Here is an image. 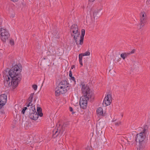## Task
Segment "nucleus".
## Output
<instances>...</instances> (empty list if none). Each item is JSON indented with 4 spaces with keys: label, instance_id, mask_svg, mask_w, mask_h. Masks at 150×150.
Returning a JSON list of instances; mask_svg holds the SVG:
<instances>
[{
    "label": "nucleus",
    "instance_id": "1",
    "mask_svg": "<svg viewBox=\"0 0 150 150\" xmlns=\"http://www.w3.org/2000/svg\"><path fill=\"white\" fill-rule=\"evenodd\" d=\"M81 85L83 95L80 98L79 103L81 108L85 109L87 108L88 101L89 99H93L94 96L93 92L90 91L89 86L83 82L81 83Z\"/></svg>",
    "mask_w": 150,
    "mask_h": 150
},
{
    "label": "nucleus",
    "instance_id": "2",
    "mask_svg": "<svg viewBox=\"0 0 150 150\" xmlns=\"http://www.w3.org/2000/svg\"><path fill=\"white\" fill-rule=\"evenodd\" d=\"M22 70V67L19 65H16L13 67L8 72V75L13 80V85L17 86L21 79V72Z\"/></svg>",
    "mask_w": 150,
    "mask_h": 150
},
{
    "label": "nucleus",
    "instance_id": "3",
    "mask_svg": "<svg viewBox=\"0 0 150 150\" xmlns=\"http://www.w3.org/2000/svg\"><path fill=\"white\" fill-rule=\"evenodd\" d=\"M71 35L73 37L77 45H82L83 42V38L85 34V30L82 29L81 31V35L78 31V28L76 25L73 24L70 29Z\"/></svg>",
    "mask_w": 150,
    "mask_h": 150
},
{
    "label": "nucleus",
    "instance_id": "4",
    "mask_svg": "<svg viewBox=\"0 0 150 150\" xmlns=\"http://www.w3.org/2000/svg\"><path fill=\"white\" fill-rule=\"evenodd\" d=\"M146 129L145 128L142 132L137 134L136 137L135 141L137 142H139V147L138 150H145L146 143L144 140L146 137Z\"/></svg>",
    "mask_w": 150,
    "mask_h": 150
},
{
    "label": "nucleus",
    "instance_id": "5",
    "mask_svg": "<svg viewBox=\"0 0 150 150\" xmlns=\"http://www.w3.org/2000/svg\"><path fill=\"white\" fill-rule=\"evenodd\" d=\"M69 83L66 80L62 81L56 88V95L59 96L60 94H64L69 89Z\"/></svg>",
    "mask_w": 150,
    "mask_h": 150
},
{
    "label": "nucleus",
    "instance_id": "6",
    "mask_svg": "<svg viewBox=\"0 0 150 150\" xmlns=\"http://www.w3.org/2000/svg\"><path fill=\"white\" fill-rule=\"evenodd\" d=\"M66 125H61L59 123H58L57 125V127L56 130L55 131H53V136H54V137H57L59 134H62L65 130V128Z\"/></svg>",
    "mask_w": 150,
    "mask_h": 150
},
{
    "label": "nucleus",
    "instance_id": "7",
    "mask_svg": "<svg viewBox=\"0 0 150 150\" xmlns=\"http://www.w3.org/2000/svg\"><path fill=\"white\" fill-rule=\"evenodd\" d=\"M147 21L146 14L144 11L141 12L140 14V26L139 29H141Z\"/></svg>",
    "mask_w": 150,
    "mask_h": 150
},
{
    "label": "nucleus",
    "instance_id": "8",
    "mask_svg": "<svg viewBox=\"0 0 150 150\" xmlns=\"http://www.w3.org/2000/svg\"><path fill=\"white\" fill-rule=\"evenodd\" d=\"M4 77V84L6 87H8L11 85H12L13 88H16L17 86H14L13 85V80L11 79V77L8 74L7 75H6Z\"/></svg>",
    "mask_w": 150,
    "mask_h": 150
},
{
    "label": "nucleus",
    "instance_id": "9",
    "mask_svg": "<svg viewBox=\"0 0 150 150\" xmlns=\"http://www.w3.org/2000/svg\"><path fill=\"white\" fill-rule=\"evenodd\" d=\"M1 38L3 42H6L9 37L10 35L7 30L1 28L0 29Z\"/></svg>",
    "mask_w": 150,
    "mask_h": 150
},
{
    "label": "nucleus",
    "instance_id": "10",
    "mask_svg": "<svg viewBox=\"0 0 150 150\" xmlns=\"http://www.w3.org/2000/svg\"><path fill=\"white\" fill-rule=\"evenodd\" d=\"M31 108H32V110L30 111L29 117L31 119L36 120L38 117V115L35 111V108L32 106Z\"/></svg>",
    "mask_w": 150,
    "mask_h": 150
},
{
    "label": "nucleus",
    "instance_id": "11",
    "mask_svg": "<svg viewBox=\"0 0 150 150\" xmlns=\"http://www.w3.org/2000/svg\"><path fill=\"white\" fill-rule=\"evenodd\" d=\"M7 100V96L5 94H2L0 95V108L6 103Z\"/></svg>",
    "mask_w": 150,
    "mask_h": 150
},
{
    "label": "nucleus",
    "instance_id": "12",
    "mask_svg": "<svg viewBox=\"0 0 150 150\" xmlns=\"http://www.w3.org/2000/svg\"><path fill=\"white\" fill-rule=\"evenodd\" d=\"M111 98V95L110 94L107 95L104 98L103 101V103H104L106 106L110 105L112 101Z\"/></svg>",
    "mask_w": 150,
    "mask_h": 150
},
{
    "label": "nucleus",
    "instance_id": "13",
    "mask_svg": "<svg viewBox=\"0 0 150 150\" xmlns=\"http://www.w3.org/2000/svg\"><path fill=\"white\" fill-rule=\"evenodd\" d=\"M90 52L88 51H87L83 54H81L79 55V59L80 64L81 66L83 65L82 64V57L83 56H88L90 55Z\"/></svg>",
    "mask_w": 150,
    "mask_h": 150
},
{
    "label": "nucleus",
    "instance_id": "14",
    "mask_svg": "<svg viewBox=\"0 0 150 150\" xmlns=\"http://www.w3.org/2000/svg\"><path fill=\"white\" fill-rule=\"evenodd\" d=\"M100 11V10L99 9L96 10L93 12V16L95 19H97L100 16L99 14Z\"/></svg>",
    "mask_w": 150,
    "mask_h": 150
},
{
    "label": "nucleus",
    "instance_id": "15",
    "mask_svg": "<svg viewBox=\"0 0 150 150\" xmlns=\"http://www.w3.org/2000/svg\"><path fill=\"white\" fill-rule=\"evenodd\" d=\"M97 115L99 116H104L103 113V110L102 108L99 107L97 110Z\"/></svg>",
    "mask_w": 150,
    "mask_h": 150
},
{
    "label": "nucleus",
    "instance_id": "16",
    "mask_svg": "<svg viewBox=\"0 0 150 150\" xmlns=\"http://www.w3.org/2000/svg\"><path fill=\"white\" fill-rule=\"evenodd\" d=\"M37 111L38 115L41 117H42L43 116V113L42 112L41 108L40 107H38L37 108Z\"/></svg>",
    "mask_w": 150,
    "mask_h": 150
},
{
    "label": "nucleus",
    "instance_id": "17",
    "mask_svg": "<svg viewBox=\"0 0 150 150\" xmlns=\"http://www.w3.org/2000/svg\"><path fill=\"white\" fill-rule=\"evenodd\" d=\"M129 55V54L128 52H125L122 53L120 55V57L123 59H125L126 57Z\"/></svg>",
    "mask_w": 150,
    "mask_h": 150
},
{
    "label": "nucleus",
    "instance_id": "18",
    "mask_svg": "<svg viewBox=\"0 0 150 150\" xmlns=\"http://www.w3.org/2000/svg\"><path fill=\"white\" fill-rule=\"evenodd\" d=\"M34 93H31L30 94V95L27 100L28 101H30V102L32 101L33 99V96H34Z\"/></svg>",
    "mask_w": 150,
    "mask_h": 150
},
{
    "label": "nucleus",
    "instance_id": "19",
    "mask_svg": "<svg viewBox=\"0 0 150 150\" xmlns=\"http://www.w3.org/2000/svg\"><path fill=\"white\" fill-rule=\"evenodd\" d=\"M32 102L27 101V103L26 105V106L27 107H29L30 106H31L32 105V103H31Z\"/></svg>",
    "mask_w": 150,
    "mask_h": 150
},
{
    "label": "nucleus",
    "instance_id": "20",
    "mask_svg": "<svg viewBox=\"0 0 150 150\" xmlns=\"http://www.w3.org/2000/svg\"><path fill=\"white\" fill-rule=\"evenodd\" d=\"M135 51V50L134 49H133L132 50L131 52H129L128 53L129 54V55L133 54L134 53Z\"/></svg>",
    "mask_w": 150,
    "mask_h": 150
},
{
    "label": "nucleus",
    "instance_id": "21",
    "mask_svg": "<svg viewBox=\"0 0 150 150\" xmlns=\"http://www.w3.org/2000/svg\"><path fill=\"white\" fill-rule=\"evenodd\" d=\"M27 109V108L26 107H24L22 111V113L23 114H24L26 110Z\"/></svg>",
    "mask_w": 150,
    "mask_h": 150
},
{
    "label": "nucleus",
    "instance_id": "22",
    "mask_svg": "<svg viewBox=\"0 0 150 150\" xmlns=\"http://www.w3.org/2000/svg\"><path fill=\"white\" fill-rule=\"evenodd\" d=\"M32 87L35 90H36L37 88V86L35 84L33 85L32 86Z\"/></svg>",
    "mask_w": 150,
    "mask_h": 150
},
{
    "label": "nucleus",
    "instance_id": "23",
    "mask_svg": "<svg viewBox=\"0 0 150 150\" xmlns=\"http://www.w3.org/2000/svg\"><path fill=\"white\" fill-rule=\"evenodd\" d=\"M121 122L120 121H117L115 123V125L118 126L120 125Z\"/></svg>",
    "mask_w": 150,
    "mask_h": 150
},
{
    "label": "nucleus",
    "instance_id": "24",
    "mask_svg": "<svg viewBox=\"0 0 150 150\" xmlns=\"http://www.w3.org/2000/svg\"><path fill=\"white\" fill-rule=\"evenodd\" d=\"M9 43L11 45H13L14 44L13 40L12 39L11 40L9 41Z\"/></svg>",
    "mask_w": 150,
    "mask_h": 150
},
{
    "label": "nucleus",
    "instance_id": "25",
    "mask_svg": "<svg viewBox=\"0 0 150 150\" xmlns=\"http://www.w3.org/2000/svg\"><path fill=\"white\" fill-rule=\"evenodd\" d=\"M71 80L74 81V83H75L76 81L75 80V79L74 77H71Z\"/></svg>",
    "mask_w": 150,
    "mask_h": 150
},
{
    "label": "nucleus",
    "instance_id": "26",
    "mask_svg": "<svg viewBox=\"0 0 150 150\" xmlns=\"http://www.w3.org/2000/svg\"><path fill=\"white\" fill-rule=\"evenodd\" d=\"M69 109L70 111L71 112H72V114H73V113H74V112H73V109L72 108H71V107H70L69 108Z\"/></svg>",
    "mask_w": 150,
    "mask_h": 150
},
{
    "label": "nucleus",
    "instance_id": "27",
    "mask_svg": "<svg viewBox=\"0 0 150 150\" xmlns=\"http://www.w3.org/2000/svg\"><path fill=\"white\" fill-rule=\"evenodd\" d=\"M69 76L71 77H72V73L70 71H69Z\"/></svg>",
    "mask_w": 150,
    "mask_h": 150
},
{
    "label": "nucleus",
    "instance_id": "28",
    "mask_svg": "<svg viewBox=\"0 0 150 150\" xmlns=\"http://www.w3.org/2000/svg\"><path fill=\"white\" fill-rule=\"evenodd\" d=\"M75 67V66L74 65H73L71 67V68L72 69H73Z\"/></svg>",
    "mask_w": 150,
    "mask_h": 150
},
{
    "label": "nucleus",
    "instance_id": "29",
    "mask_svg": "<svg viewBox=\"0 0 150 150\" xmlns=\"http://www.w3.org/2000/svg\"><path fill=\"white\" fill-rule=\"evenodd\" d=\"M90 1V2H93L95 0H89Z\"/></svg>",
    "mask_w": 150,
    "mask_h": 150
},
{
    "label": "nucleus",
    "instance_id": "30",
    "mask_svg": "<svg viewBox=\"0 0 150 150\" xmlns=\"http://www.w3.org/2000/svg\"><path fill=\"white\" fill-rule=\"evenodd\" d=\"M134 141V139L133 138L132 140L131 141V142H132Z\"/></svg>",
    "mask_w": 150,
    "mask_h": 150
},
{
    "label": "nucleus",
    "instance_id": "31",
    "mask_svg": "<svg viewBox=\"0 0 150 150\" xmlns=\"http://www.w3.org/2000/svg\"><path fill=\"white\" fill-rule=\"evenodd\" d=\"M128 142H130V141H129V139H128Z\"/></svg>",
    "mask_w": 150,
    "mask_h": 150
}]
</instances>
